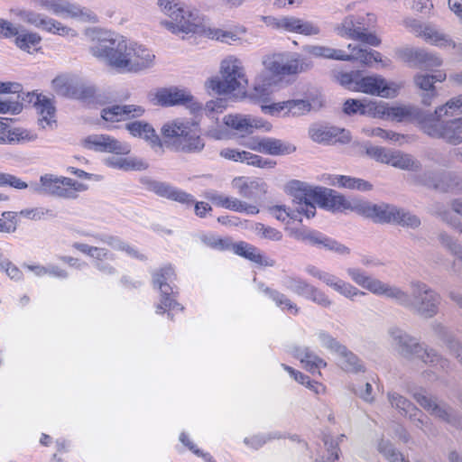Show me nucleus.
Listing matches in <instances>:
<instances>
[{
	"label": "nucleus",
	"instance_id": "obj_1",
	"mask_svg": "<svg viewBox=\"0 0 462 462\" xmlns=\"http://www.w3.org/2000/svg\"><path fill=\"white\" fill-rule=\"evenodd\" d=\"M411 294L394 285L396 296H390L398 305L411 310L424 319H431L439 311L440 294L427 283L413 280L410 282Z\"/></svg>",
	"mask_w": 462,
	"mask_h": 462
},
{
	"label": "nucleus",
	"instance_id": "obj_2",
	"mask_svg": "<svg viewBox=\"0 0 462 462\" xmlns=\"http://www.w3.org/2000/svg\"><path fill=\"white\" fill-rule=\"evenodd\" d=\"M394 349L404 358H418L426 365L444 373L451 370L450 361L435 349L420 343L414 337L400 328L393 327L388 331Z\"/></svg>",
	"mask_w": 462,
	"mask_h": 462
},
{
	"label": "nucleus",
	"instance_id": "obj_3",
	"mask_svg": "<svg viewBox=\"0 0 462 462\" xmlns=\"http://www.w3.org/2000/svg\"><path fill=\"white\" fill-rule=\"evenodd\" d=\"M263 66L265 70L257 76L252 97L266 101L277 82L275 77L298 74L308 69L309 64L300 58L285 61L282 55L274 54L264 59Z\"/></svg>",
	"mask_w": 462,
	"mask_h": 462
},
{
	"label": "nucleus",
	"instance_id": "obj_4",
	"mask_svg": "<svg viewBox=\"0 0 462 462\" xmlns=\"http://www.w3.org/2000/svg\"><path fill=\"white\" fill-rule=\"evenodd\" d=\"M162 134L165 138V143L175 152L199 153L205 147L197 123L171 121L163 125Z\"/></svg>",
	"mask_w": 462,
	"mask_h": 462
},
{
	"label": "nucleus",
	"instance_id": "obj_5",
	"mask_svg": "<svg viewBox=\"0 0 462 462\" xmlns=\"http://www.w3.org/2000/svg\"><path fill=\"white\" fill-rule=\"evenodd\" d=\"M134 42L120 35L98 39L90 47V53L120 72H129Z\"/></svg>",
	"mask_w": 462,
	"mask_h": 462
},
{
	"label": "nucleus",
	"instance_id": "obj_6",
	"mask_svg": "<svg viewBox=\"0 0 462 462\" xmlns=\"http://www.w3.org/2000/svg\"><path fill=\"white\" fill-rule=\"evenodd\" d=\"M156 98L162 106L185 105L194 114L206 116L210 119L215 118V115L221 114L226 108V100L217 98L207 102L205 106L194 101L193 97L183 90L178 88H164L157 92Z\"/></svg>",
	"mask_w": 462,
	"mask_h": 462
},
{
	"label": "nucleus",
	"instance_id": "obj_7",
	"mask_svg": "<svg viewBox=\"0 0 462 462\" xmlns=\"http://www.w3.org/2000/svg\"><path fill=\"white\" fill-rule=\"evenodd\" d=\"M221 79L214 78L207 82V87L217 94H230L244 91L247 86V78L240 60L228 57L220 66Z\"/></svg>",
	"mask_w": 462,
	"mask_h": 462
},
{
	"label": "nucleus",
	"instance_id": "obj_8",
	"mask_svg": "<svg viewBox=\"0 0 462 462\" xmlns=\"http://www.w3.org/2000/svg\"><path fill=\"white\" fill-rule=\"evenodd\" d=\"M144 188L159 197L179 202L186 207L194 204L195 214L199 217H205L208 212L212 211V207L204 201L196 202L193 195L188 193L169 182L143 178L141 180Z\"/></svg>",
	"mask_w": 462,
	"mask_h": 462
},
{
	"label": "nucleus",
	"instance_id": "obj_9",
	"mask_svg": "<svg viewBox=\"0 0 462 462\" xmlns=\"http://www.w3.org/2000/svg\"><path fill=\"white\" fill-rule=\"evenodd\" d=\"M347 49L350 51L348 54L342 50L320 45H307L304 47L306 53L317 58L356 60L366 66H371L373 62H382L381 53L377 51L368 50L356 43L348 44Z\"/></svg>",
	"mask_w": 462,
	"mask_h": 462
},
{
	"label": "nucleus",
	"instance_id": "obj_10",
	"mask_svg": "<svg viewBox=\"0 0 462 462\" xmlns=\"http://www.w3.org/2000/svg\"><path fill=\"white\" fill-rule=\"evenodd\" d=\"M176 274L171 265H167L152 274L154 287L161 291L160 302L156 305V313L168 312V317L172 319L171 311H182L183 307L177 301L178 288L173 284Z\"/></svg>",
	"mask_w": 462,
	"mask_h": 462
},
{
	"label": "nucleus",
	"instance_id": "obj_11",
	"mask_svg": "<svg viewBox=\"0 0 462 462\" xmlns=\"http://www.w3.org/2000/svg\"><path fill=\"white\" fill-rule=\"evenodd\" d=\"M443 116L429 113L423 121V132L430 137L440 138L448 143L457 145L462 143V117L442 121Z\"/></svg>",
	"mask_w": 462,
	"mask_h": 462
},
{
	"label": "nucleus",
	"instance_id": "obj_12",
	"mask_svg": "<svg viewBox=\"0 0 462 462\" xmlns=\"http://www.w3.org/2000/svg\"><path fill=\"white\" fill-rule=\"evenodd\" d=\"M162 10L169 15L171 22L166 21L165 26L172 32H196L199 27L198 17L192 13L184 10L171 0H159Z\"/></svg>",
	"mask_w": 462,
	"mask_h": 462
},
{
	"label": "nucleus",
	"instance_id": "obj_13",
	"mask_svg": "<svg viewBox=\"0 0 462 462\" xmlns=\"http://www.w3.org/2000/svg\"><path fill=\"white\" fill-rule=\"evenodd\" d=\"M365 18L361 15H348L336 28L338 35L361 43L377 47L381 40L373 32H367Z\"/></svg>",
	"mask_w": 462,
	"mask_h": 462
},
{
	"label": "nucleus",
	"instance_id": "obj_14",
	"mask_svg": "<svg viewBox=\"0 0 462 462\" xmlns=\"http://www.w3.org/2000/svg\"><path fill=\"white\" fill-rule=\"evenodd\" d=\"M282 286L298 296L323 307L329 308L332 300L321 290L309 283L306 280L296 275H286L282 281Z\"/></svg>",
	"mask_w": 462,
	"mask_h": 462
},
{
	"label": "nucleus",
	"instance_id": "obj_15",
	"mask_svg": "<svg viewBox=\"0 0 462 462\" xmlns=\"http://www.w3.org/2000/svg\"><path fill=\"white\" fill-rule=\"evenodd\" d=\"M413 399L429 413L439 420L456 427H462V420L453 410L446 405H440L437 399L430 395L425 389L420 388L411 392Z\"/></svg>",
	"mask_w": 462,
	"mask_h": 462
},
{
	"label": "nucleus",
	"instance_id": "obj_16",
	"mask_svg": "<svg viewBox=\"0 0 462 462\" xmlns=\"http://www.w3.org/2000/svg\"><path fill=\"white\" fill-rule=\"evenodd\" d=\"M291 235L299 241L305 242L320 249L334 252L339 255H347L351 252L345 245L317 230L293 229Z\"/></svg>",
	"mask_w": 462,
	"mask_h": 462
},
{
	"label": "nucleus",
	"instance_id": "obj_17",
	"mask_svg": "<svg viewBox=\"0 0 462 462\" xmlns=\"http://www.w3.org/2000/svg\"><path fill=\"white\" fill-rule=\"evenodd\" d=\"M305 272L309 275L321 281L327 286L330 287L335 291L347 299L354 300V298L356 296L365 295V292L358 290L350 282H347L330 273L320 270L315 265H307L305 267Z\"/></svg>",
	"mask_w": 462,
	"mask_h": 462
},
{
	"label": "nucleus",
	"instance_id": "obj_18",
	"mask_svg": "<svg viewBox=\"0 0 462 462\" xmlns=\"http://www.w3.org/2000/svg\"><path fill=\"white\" fill-rule=\"evenodd\" d=\"M72 247L89 256L93 261V266L101 273L114 275L117 273L111 264V262L116 260L115 254L108 249L79 242L74 243Z\"/></svg>",
	"mask_w": 462,
	"mask_h": 462
},
{
	"label": "nucleus",
	"instance_id": "obj_19",
	"mask_svg": "<svg viewBox=\"0 0 462 462\" xmlns=\"http://www.w3.org/2000/svg\"><path fill=\"white\" fill-rule=\"evenodd\" d=\"M309 198L313 199L315 204L320 208L330 211H342L345 209H352L356 201L350 202L345 197L334 189L316 187L314 189H309L307 194Z\"/></svg>",
	"mask_w": 462,
	"mask_h": 462
},
{
	"label": "nucleus",
	"instance_id": "obj_20",
	"mask_svg": "<svg viewBox=\"0 0 462 462\" xmlns=\"http://www.w3.org/2000/svg\"><path fill=\"white\" fill-rule=\"evenodd\" d=\"M346 273L356 284L374 295L384 296L388 299L390 296H396L394 285L383 282L379 279L368 275L361 268L349 267L346 269Z\"/></svg>",
	"mask_w": 462,
	"mask_h": 462
},
{
	"label": "nucleus",
	"instance_id": "obj_21",
	"mask_svg": "<svg viewBox=\"0 0 462 462\" xmlns=\"http://www.w3.org/2000/svg\"><path fill=\"white\" fill-rule=\"evenodd\" d=\"M399 87L395 83H388L382 76H366L356 81L354 91L378 96L384 98L396 97Z\"/></svg>",
	"mask_w": 462,
	"mask_h": 462
},
{
	"label": "nucleus",
	"instance_id": "obj_22",
	"mask_svg": "<svg viewBox=\"0 0 462 462\" xmlns=\"http://www.w3.org/2000/svg\"><path fill=\"white\" fill-rule=\"evenodd\" d=\"M42 6L55 15L79 18L83 22H97L96 14L87 8L72 4L68 0H42Z\"/></svg>",
	"mask_w": 462,
	"mask_h": 462
},
{
	"label": "nucleus",
	"instance_id": "obj_23",
	"mask_svg": "<svg viewBox=\"0 0 462 462\" xmlns=\"http://www.w3.org/2000/svg\"><path fill=\"white\" fill-rule=\"evenodd\" d=\"M387 398L393 408L398 410L402 415L409 417L417 428L427 430L430 424L429 418L411 401L396 392L388 393Z\"/></svg>",
	"mask_w": 462,
	"mask_h": 462
},
{
	"label": "nucleus",
	"instance_id": "obj_24",
	"mask_svg": "<svg viewBox=\"0 0 462 462\" xmlns=\"http://www.w3.org/2000/svg\"><path fill=\"white\" fill-rule=\"evenodd\" d=\"M353 208L358 214L372 218L377 223H394L399 213V208L393 205L372 204L367 201H356Z\"/></svg>",
	"mask_w": 462,
	"mask_h": 462
},
{
	"label": "nucleus",
	"instance_id": "obj_25",
	"mask_svg": "<svg viewBox=\"0 0 462 462\" xmlns=\"http://www.w3.org/2000/svg\"><path fill=\"white\" fill-rule=\"evenodd\" d=\"M375 111L374 112V117H383L387 116L397 121H402L406 118H414L420 125L423 130V121L428 117L429 113L422 111L419 108L411 106H388L383 102H375Z\"/></svg>",
	"mask_w": 462,
	"mask_h": 462
},
{
	"label": "nucleus",
	"instance_id": "obj_26",
	"mask_svg": "<svg viewBox=\"0 0 462 462\" xmlns=\"http://www.w3.org/2000/svg\"><path fill=\"white\" fill-rule=\"evenodd\" d=\"M85 147L101 152L128 154L130 146L106 134H92L84 140Z\"/></svg>",
	"mask_w": 462,
	"mask_h": 462
},
{
	"label": "nucleus",
	"instance_id": "obj_27",
	"mask_svg": "<svg viewBox=\"0 0 462 462\" xmlns=\"http://www.w3.org/2000/svg\"><path fill=\"white\" fill-rule=\"evenodd\" d=\"M23 21L34 25L35 27L41 28L48 32L59 34L61 36L72 34L74 31L63 25L61 23L50 18L42 14H39L33 11H23L21 13Z\"/></svg>",
	"mask_w": 462,
	"mask_h": 462
},
{
	"label": "nucleus",
	"instance_id": "obj_28",
	"mask_svg": "<svg viewBox=\"0 0 462 462\" xmlns=\"http://www.w3.org/2000/svg\"><path fill=\"white\" fill-rule=\"evenodd\" d=\"M223 122L226 126L245 134H252L254 129H263L266 132L272 129L270 123L251 116L227 115L224 116Z\"/></svg>",
	"mask_w": 462,
	"mask_h": 462
},
{
	"label": "nucleus",
	"instance_id": "obj_29",
	"mask_svg": "<svg viewBox=\"0 0 462 462\" xmlns=\"http://www.w3.org/2000/svg\"><path fill=\"white\" fill-rule=\"evenodd\" d=\"M26 101L32 104L35 107L39 114V125L42 128L46 126L52 127L56 124V108L51 98L42 94L28 93L26 95Z\"/></svg>",
	"mask_w": 462,
	"mask_h": 462
},
{
	"label": "nucleus",
	"instance_id": "obj_30",
	"mask_svg": "<svg viewBox=\"0 0 462 462\" xmlns=\"http://www.w3.org/2000/svg\"><path fill=\"white\" fill-rule=\"evenodd\" d=\"M232 187L237 193L247 199L256 200L267 192V184L258 178L236 177L232 180Z\"/></svg>",
	"mask_w": 462,
	"mask_h": 462
},
{
	"label": "nucleus",
	"instance_id": "obj_31",
	"mask_svg": "<svg viewBox=\"0 0 462 462\" xmlns=\"http://www.w3.org/2000/svg\"><path fill=\"white\" fill-rule=\"evenodd\" d=\"M28 188L34 194H48L60 198L72 197V190L64 188L60 177L51 174L41 176L40 183L32 182Z\"/></svg>",
	"mask_w": 462,
	"mask_h": 462
},
{
	"label": "nucleus",
	"instance_id": "obj_32",
	"mask_svg": "<svg viewBox=\"0 0 462 462\" xmlns=\"http://www.w3.org/2000/svg\"><path fill=\"white\" fill-rule=\"evenodd\" d=\"M292 185L296 188L294 200H297V206L294 211L297 216L300 217V215H304L308 218L314 217L316 214V208L314 206L315 201L307 195L309 193V189H314V188L306 186L298 180L292 182ZM298 220L301 221L300 217H298Z\"/></svg>",
	"mask_w": 462,
	"mask_h": 462
},
{
	"label": "nucleus",
	"instance_id": "obj_33",
	"mask_svg": "<svg viewBox=\"0 0 462 462\" xmlns=\"http://www.w3.org/2000/svg\"><path fill=\"white\" fill-rule=\"evenodd\" d=\"M144 113V109L135 105H115L106 107L101 112L105 121L119 122L128 120L132 117H139Z\"/></svg>",
	"mask_w": 462,
	"mask_h": 462
},
{
	"label": "nucleus",
	"instance_id": "obj_34",
	"mask_svg": "<svg viewBox=\"0 0 462 462\" xmlns=\"http://www.w3.org/2000/svg\"><path fill=\"white\" fill-rule=\"evenodd\" d=\"M232 251L236 254L261 266L273 267L275 265V261L273 259L267 257L259 248L249 243L241 241L239 243L233 244Z\"/></svg>",
	"mask_w": 462,
	"mask_h": 462
},
{
	"label": "nucleus",
	"instance_id": "obj_35",
	"mask_svg": "<svg viewBox=\"0 0 462 462\" xmlns=\"http://www.w3.org/2000/svg\"><path fill=\"white\" fill-rule=\"evenodd\" d=\"M129 72L137 73L150 69L154 64L155 55L152 51L137 42L133 43Z\"/></svg>",
	"mask_w": 462,
	"mask_h": 462
},
{
	"label": "nucleus",
	"instance_id": "obj_36",
	"mask_svg": "<svg viewBox=\"0 0 462 462\" xmlns=\"http://www.w3.org/2000/svg\"><path fill=\"white\" fill-rule=\"evenodd\" d=\"M289 352L293 357L300 361L304 368L311 373L327 366V363L308 346H292Z\"/></svg>",
	"mask_w": 462,
	"mask_h": 462
},
{
	"label": "nucleus",
	"instance_id": "obj_37",
	"mask_svg": "<svg viewBox=\"0 0 462 462\" xmlns=\"http://www.w3.org/2000/svg\"><path fill=\"white\" fill-rule=\"evenodd\" d=\"M85 236H91L97 242H101L109 245L111 248L118 251L125 252L129 256L140 260H143L144 256L140 254L134 246L124 242L120 237L107 234H89L82 233Z\"/></svg>",
	"mask_w": 462,
	"mask_h": 462
},
{
	"label": "nucleus",
	"instance_id": "obj_38",
	"mask_svg": "<svg viewBox=\"0 0 462 462\" xmlns=\"http://www.w3.org/2000/svg\"><path fill=\"white\" fill-rule=\"evenodd\" d=\"M125 127L133 136L143 138L153 149H162V141L150 124L143 121H134L126 124Z\"/></svg>",
	"mask_w": 462,
	"mask_h": 462
},
{
	"label": "nucleus",
	"instance_id": "obj_39",
	"mask_svg": "<svg viewBox=\"0 0 462 462\" xmlns=\"http://www.w3.org/2000/svg\"><path fill=\"white\" fill-rule=\"evenodd\" d=\"M310 138L319 143H331L337 140L348 142L350 140L348 132L335 127H313L310 130Z\"/></svg>",
	"mask_w": 462,
	"mask_h": 462
},
{
	"label": "nucleus",
	"instance_id": "obj_40",
	"mask_svg": "<svg viewBox=\"0 0 462 462\" xmlns=\"http://www.w3.org/2000/svg\"><path fill=\"white\" fill-rule=\"evenodd\" d=\"M257 149L258 152L274 156L287 155L296 151V147L293 144L273 137H263L261 144Z\"/></svg>",
	"mask_w": 462,
	"mask_h": 462
},
{
	"label": "nucleus",
	"instance_id": "obj_41",
	"mask_svg": "<svg viewBox=\"0 0 462 462\" xmlns=\"http://www.w3.org/2000/svg\"><path fill=\"white\" fill-rule=\"evenodd\" d=\"M258 289L262 292H263L266 296H268L275 305L280 308L283 311H288L290 314L297 315L299 313L298 306L292 302L290 298L284 293L271 289L265 286L263 283L258 284Z\"/></svg>",
	"mask_w": 462,
	"mask_h": 462
},
{
	"label": "nucleus",
	"instance_id": "obj_42",
	"mask_svg": "<svg viewBox=\"0 0 462 462\" xmlns=\"http://www.w3.org/2000/svg\"><path fill=\"white\" fill-rule=\"evenodd\" d=\"M284 26L285 31L305 36L318 35L320 32V28L316 23L294 16H290V20L285 21Z\"/></svg>",
	"mask_w": 462,
	"mask_h": 462
},
{
	"label": "nucleus",
	"instance_id": "obj_43",
	"mask_svg": "<svg viewBox=\"0 0 462 462\" xmlns=\"http://www.w3.org/2000/svg\"><path fill=\"white\" fill-rule=\"evenodd\" d=\"M328 184L340 188L366 191L372 189V184L368 181L346 175H328Z\"/></svg>",
	"mask_w": 462,
	"mask_h": 462
},
{
	"label": "nucleus",
	"instance_id": "obj_44",
	"mask_svg": "<svg viewBox=\"0 0 462 462\" xmlns=\"http://www.w3.org/2000/svg\"><path fill=\"white\" fill-rule=\"evenodd\" d=\"M337 355L339 357L340 365L345 371L355 374L365 371L362 361L346 346Z\"/></svg>",
	"mask_w": 462,
	"mask_h": 462
},
{
	"label": "nucleus",
	"instance_id": "obj_45",
	"mask_svg": "<svg viewBox=\"0 0 462 462\" xmlns=\"http://www.w3.org/2000/svg\"><path fill=\"white\" fill-rule=\"evenodd\" d=\"M390 165L402 170L417 171L420 170V163L411 154L403 153L399 151H392L389 160Z\"/></svg>",
	"mask_w": 462,
	"mask_h": 462
},
{
	"label": "nucleus",
	"instance_id": "obj_46",
	"mask_svg": "<svg viewBox=\"0 0 462 462\" xmlns=\"http://www.w3.org/2000/svg\"><path fill=\"white\" fill-rule=\"evenodd\" d=\"M462 216V199H457L450 202V210L439 213L441 219L451 227L462 233V221L456 216Z\"/></svg>",
	"mask_w": 462,
	"mask_h": 462
},
{
	"label": "nucleus",
	"instance_id": "obj_47",
	"mask_svg": "<svg viewBox=\"0 0 462 462\" xmlns=\"http://www.w3.org/2000/svg\"><path fill=\"white\" fill-rule=\"evenodd\" d=\"M375 102H364L357 99H347L344 103L343 111L346 115H368L374 116L375 111Z\"/></svg>",
	"mask_w": 462,
	"mask_h": 462
},
{
	"label": "nucleus",
	"instance_id": "obj_48",
	"mask_svg": "<svg viewBox=\"0 0 462 462\" xmlns=\"http://www.w3.org/2000/svg\"><path fill=\"white\" fill-rule=\"evenodd\" d=\"M414 82L417 87L426 91L422 97V103L426 106H430L432 98L437 95L433 78L428 74H419L414 78Z\"/></svg>",
	"mask_w": 462,
	"mask_h": 462
},
{
	"label": "nucleus",
	"instance_id": "obj_49",
	"mask_svg": "<svg viewBox=\"0 0 462 462\" xmlns=\"http://www.w3.org/2000/svg\"><path fill=\"white\" fill-rule=\"evenodd\" d=\"M420 34L425 38V40L432 44L439 47L451 46L457 48V44L446 35L439 33L434 28L425 25L420 32Z\"/></svg>",
	"mask_w": 462,
	"mask_h": 462
},
{
	"label": "nucleus",
	"instance_id": "obj_50",
	"mask_svg": "<svg viewBox=\"0 0 462 462\" xmlns=\"http://www.w3.org/2000/svg\"><path fill=\"white\" fill-rule=\"evenodd\" d=\"M410 57L416 63L427 69L439 67L442 64V60L439 57L425 50L411 51Z\"/></svg>",
	"mask_w": 462,
	"mask_h": 462
},
{
	"label": "nucleus",
	"instance_id": "obj_51",
	"mask_svg": "<svg viewBox=\"0 0 462 462\" xmlns=\"http://www.w3.org/2000/svg\"><path fill=\"white\" fill-rule=\"evenodd\" d=\"M3 134L9 143L32 142L37 137L31 131L21 127L7 129L3 132Z\"/></svg>",
	"mask_w": 462,
	"mask_h": 462
},
{
	"label": "nucleus",
	"instance_id": "obj_52",
	"mask_svg": "<svg viewBox=\"0 0 462 462\" xmlns=\"http://www.w3.org/2000/svg\"><path fill=\"white\" fill-rule=\"evenodd\" d=\"M106 165L121 170H143L146 165L143 162H135L128 158L111 156L105 160Z\"/></svg>",
	"mask_w": 462,
	"mask_h": 462
},
{
	"label": "nucleus",
	"instance_id": "obj_53",
	"mask_svg": "<svg viewBox=\"0 0 462 462\" xmlns=\"http://www.w3.org/2000/svg\"><path fill=\"white\" fill-rule=\"evenodd\" d=\"M457 113H462V94L450 98L444 105L438 106L434 113L431 114L439 116H448Z\"/></svg>",
	"mask_w": 462,
	"mask_h": 462
},
{
	"label": "nucleus",
	"instance_id": "obj_54",
	"mask_svg": "<svg viewBox=\"0 0 462 462\" xmlns=\"http://www.w3.org/2000/svg\"><path fill=\"white\" fill-rule=\"evenodd\" d=\"M439 240L443 247L456 256L457 260L462 263V244L446 232L439 235Z\"/></svg>",
	"mask_w": 462,
	"mask_h": 462
},
{
	"label": "nucleus",
	"instance_id": "obj_55",
	"mask_svg": "<svg viewBox=\"0 0 462 462\" xmlns=\"http://www.w3.org/2000/svg\"><path fill=\"white\" fill-rule=\"evenodd\" d=\"M18 214L23 217L34 221L46 218H55L57 217V213H55L52 209L42 207L24 208L22 209Z\"/></svg>",
	"mask_w": 462,
	"mask_h": 462
},
{
	"label": "nucleus",
	"instance_id": "obj_56",
	"mask_svg": "<svg viewBox=\"0 0 462 462\" xmlns=\"http://www.w3.org/2000/svg\"><path fill=\"white\" fill-rule=\"evenodd\" d=\"M16 36L15 43L16 45L23 51H26L28 52L31 51V50H36L37 46L39 45L42 38L41 36L36 32H25V33H19Z\"/></svg>",
	"mask_w": 462,
	"mask_h": 462
},
{
	"label": "nucleus",
	"instance_id": "obj_57",
	"mask_svg": "<svg viewBox=\"0 0 462 462\" xmlns=\"http://www.w3.org/2000/svg\"><path fill=\"white\" fill-rule=\"evenodd\" d=\"M377 448L379 453L390 462H408L403 455L389 440L381 439Z\"/></svg>",
	"mask_w": 462,
	"mask_h": 462
},
{
	"label": "nucleus",
	"instance_id": "obj_58",
	"mask_svg": "<svg viewBox=\"0 0 462 462\" xmlns=\"http://www.w3.org/2000/svg\"><path fill=\"white\" fill-rule=\"evenodd\" d=\"M323 441L328 454L316 458V462H336L339 458L338 443L328 435L323 437Z\"/></svg>",
	"mask_w": 462,
	"mask_h": 462
},
{
	"label": "nucleus",
	"instance_id": "obj_59",
	"mask_svg": "<svg viewBox=\"0 0 462 462\" xmlns=\"http://www.w3.org/2000/svg\"><path fill=\"white\" fill-rule=\"evenodd\" d=\"M95 94L96 88L94 86L80 83L74 85L70 97L90 103L93 101Z\"/></svg>",
	"mask_w": 462,
	"mask_h": 462
},
{
	"label": "nucleus",
	"instance_id": "obj_60",
	"mask_svg": "<svg viewBox=\"0 0 462 462\" xmlns=\"http://www.w3.org/2000/svg\"><path fill=\"white\" fill-rule=\"evenodd\" d=\"M253 229L255 234L263 239L278 242L283 237L282 233L280 230L265 226L263 223H254Z\"/></svg>",
	"mask_w": 462,
	"mask_h": 462
},
{
	"label": "nucleus",
	"instance_id": "obj_61",
	"mask_svg": "<svg viewBox=\"0 0 462 462\" xmlns=\"http://www.w3.org/2000/svg\"><path fill=\"white\" fill-rule=\"evenodd\" d=\"M281 438L282 435L279 432L257 434L249 438H245L244 439V443L254 449H258L262 448L264 444H266L268 441Z\"/></svg>",
	"mask_w": 462,
	"mask_h": 462
},
{
	"label": "nucleus",
	"instance_id": "obj_62",
	"mask_svg": "<svg viewBox=\"0 0 462 462\" xmlns=\"http://www.w3.org/2000/svg\"><path fill=\"white\" fill-rule=\"evenodd\" d=\"M201 241L208 247L226 251L232 250L233 244L231 243L229 238H221L219 236L214 235L203 236L201 237Z\"/></svg>",
	"mask_w": 462,
	"mask_h": 462
},
{
	"label": "nucleus",
	"instance_id": "obj_63",
	"mask_svg": "<svg viewBox=\"0 0 462 462\" xmlns=\"http://www.w3.org/2000/svg\"><path fill=\"white\" fill-rule=\"evenodd\" d=\"M53 90L60 96L70 97L74 85L66 76H58L51 81Z\"/></svg>",
	"mask_w": 462,
	"mask_h": 462
},
{
	"label": "nucleus",
	"instance_id": "obj_64",
	"mask_svg": "<svg viewBox=\"0 0 462 462\" xmlns=\"http://www.w3.org/2000/svg\"><path fill=\"white\" fill-rule=\"evenodd\" d=\"M317 337L321 346L333 353L337 354L343 349L344 345L340 344L335 337L324 330H319L317 333Z\"/></svg>",
	"mask_w": 462,
	"mask_h": 462
}]
</instances>
